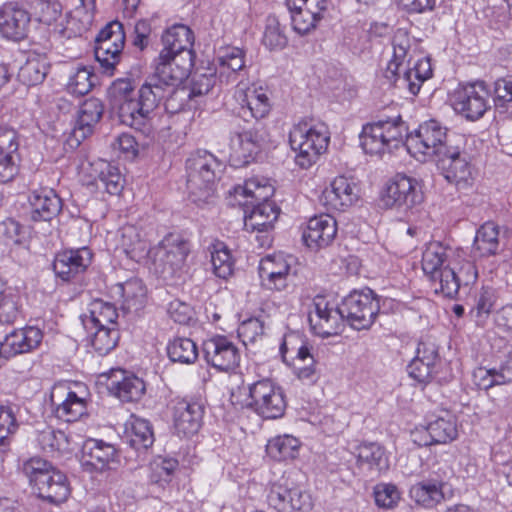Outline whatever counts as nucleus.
<instances>
[{
	"instance_id": "obj_64",
	"label": "nucleus",
	"mask_w": 512,
	"mask_h": 512,
	"mask_svg": "<svg viewBox=\"0 0 512 512\" xmlns=\"http://www.w3.org/2000/svg\"><path fill=\"white\" fill-rule=\"evenodd\" d=\"M248 232V241L255 244L257 248H269L273 242L272 229L274 226H245Z\"/></svg>"
},
{
	"instance_id": "obj_61",
	"label": "nucleus",
	"mask_w": 512,
	"mask_h": 512,
	"mask_svg": "<svg viewBox=\"0 0 512 512\" xmlns=\"http://www.w3.org/2000/svg\"><path fill=\"white\" fill-rule=\"evenodd\" d=\"M52 467L53 465L48 461L40 457H32L23 462L22 472L28 478L29 484L34 487Z\"/></svg>"
},
{
	"instance_id": "obj_29",
	"label": "nucleus",
	"mask_w": 512,
	"mask_h": 512,
	"mask_svg": "<svg viewBox=\"0 0 512 512\" xmlns=\"http://www.w3.org/2000/svg\"><path fill=\"white\" fill-rule=\"evenodd\" d=\"M42 338V331L35 326L14 330L0 342V352L6 358L28 353L39 346Z\"/></svg>"
},
{
	"instance_id": "obj_11",
	"label": "nucleus",
	"mask_w": 512,
	"mask_h": 512,
	"mask_svg": "<svg viewBox=\"0 0 512 512\" xmlns=\"http://www.w3.org/2000/svg\"><path fill=\"white\" fill-rule=\"evenodd\" d=\"M167 68H160V72H155L149 77V81L161 91L156 101V108L161 101H164L165 109L168 113L174 114L185 109L191 94L184 87H179L181 82L188 76V66L183 65L166 71Z\"/></svg>"
},
{
	"instance_id": "obj_21",
	"label": "nucleus",
	"mask_w": 512,
	"mask_h": 512,
	"mask_svg": "<svg viewBox=\"0 0 512 512\" xmlns=\"http://www.w3.org/2000/svg\"><path fill=\"white\" fill-rule=\"evenodd\" d=\"M203 352L207 363L220 371L234 370L241 358L238 347L225 336L205 341Z\"/></svg>"
},
{
	"instance_id": "obj_47",
	"label": "nucleus",
	"mask_w": 512,
	"mask_h": 512,
	"mask_svg": "<svg viewBox=\"0 0 512 512\" xmlns=\"http://www.w3.org/2000/svg\"><path fill=\"white\" fill-rule=\"evenodd\" d=\"M357 462L360 466L380 472L388 468L383 448L376 443H363L357 448Z\"/></svg>"
},
{
	"instance_id": "obj_19",
	"label": "nucleus",
	"mask_w": 512,
	"mask_h": 512,
	"mask_svg": "<svg viewBox=\"0 0 512 512\" xmlns=\"http://www.w3.org/2000/svg\"><path fill=\"white\" fill-rule=\"evenodd\" d=\"M392 47L393 56L384 71V76L389 81L396 80V76L401 74V70L422 54L420 42L411 37L404 29H398L394 33Z\"/></svg>"
},
{
	"instance_id": "obj_7",
	"label": "nucleus",
	"mask_w": 512,
	"mask_h": 512,
	"mask_svg": "<svg viewBox=\"0 0 512 512\" xmlns=\"http://www.w3.org/2000/svg\"><path fill=\"white\" fill-rule=\"evenodd\" d=\"M407 127L400 116L379 119L363 126L360 145L365 153L382 156L398 149L404 142Z\"/></svg>"
},
{
	"instance_id": "obj_15",
	"label": "nucleus",
	"mask_w": 512,
	"mask_h": 512,
	"mask_svg": "<svg viewBox=\"0 0 512 512\" xmlns=\"http://www.w3.org/2000/svg\"><path fill=\"white\" fill-rule=\"evenodd\" d=\"M125 44L123 25L118 21L108 23L95 39L94 54L105 72L111 74L118 64Z\"/></svg>"
},
{
	"instance_id": "obj_36",
	"label": "nucleus",
	"mask_w": 512,
	"mask_h": 512,
	"mask_svg": "<svg viewBox=\"0 0 512 512\" xmlns=\"http://www.w3.org/2000/svg\"><path fill=\"white\" fill-rule=\"evenodd\" d=\"M103 105L97 98L85 100L80 106L76 126L73 130L74 137L79 142L92 134L95 125L103 115Z\"/></svg>"
},
{
	"instance_id": "obj_60",
	"label": "nucleus",
	"mask_w": 512,
	"mask_h": 512,
	"mask_svg": "<svg viewBox=\"0 0 512 512\" xmlns=\"http://www.w3.org/2000/svg\"><path fill=\"white\" fill-rule=\"evenodd\" d=\"M62 6L55 0H36L35 15L39 22L51 25L61 16Z\"/></svg>"
},
{
	"instance_id": "obj_18",
	"label": "nucleus",
	"mask_w": 512,
	"mask_h": 512,
	"mask_svg": "<svg viewBox=\"0 0 512 512\" xmlns=\"http://www.w3.org/2000/svg\"><path fill=\"white\" fill-rule=\"evenodd\" d=\"M267 503L277 512H309L313 507L311 496L307 492L281 482L271 485Z\"/></svg>"
},
{
	"instance_id": "obj_52",
	"label": "nucleus",
	"mask_w": 512,
	"mask_h": 512,
	"mask_svg": "<svg viewBox=\"0 0 512 512\" xmlns=\"http://www.w3.org/2000/svg\"><path fill=\"white\" fill-rule=\"evenodd\" d=\"M498 226H479L474 239V247L481 255L495 254L498 248Z\"/></svg>"
},
{
	"instance_id": "obj_56",
	"label": "nucleus",
	"mask_w": 512,
	"mask_h": 512,
	"mask_svg": "<svg viewBox=\"0 0 512 512\" xmlns=\"http://www.w3.org/2000/svg\"><path fill=\"white\" fill-rule=\"evenodd\" d=\"M211 263L213 266L214 274L219 277L226 279L233 272V260L228 249L219 243L213 247L211 251Z\"/></svg>"
},
{
	"instance_id": "obj_63",
	"label": "nucleus",
	"mask_w": 512,
	"mask_h": 512,
	"mask_svg": "<svg viewBox=\"0 0 512 512\" xmlns=\"http://www.w3.org/2000/svg\"><path fill=\"white\" fill-rule=\"evenodd\" d=\"M478 271L475 264L470 260H464L461 263H455V281L457 286V293L460 287L468 286L476 282Z\"/></svg>"
},
{
	"instance_id": "obj_26",
	"label": "nucleus",
	"mask_w": 512,
	"mask_h": 512,
	"mask_svg": "<svg viewBox=\"0 0 512 512\" xmlns=\"http://www.w3.org/2000/svg\"><path fill=\"white\" fill-rule=\"evenodd\" d=\"M262 136L258 131L250 129L232 132L229 140V157L234 166L248 164L259 152Z\"/></svg>"
},
{
	"instance_id": "obj_53",
	"label": "nucleus",
	"mask_w": 512,
	"mask_h": 512,
	"mask_svg": "<svg viewBox=\"0 0 512 512\" xmlns=\"http://www.w3.org/2000/svg\"><path fill=\"white\" fill-rule=\"evenodd\" d=\"M47 74V66L37 58H29L18 72L19 80L25 85L32 86L41 83Z\"/></svg>"
},
{
	"instance_id": "obj_32",
	"label": "nucleus",
	"mask_w": 512,
	"mask_h": 512,
	"mask_svg": "<svg viewBox=\"0 0 512 512\" xmlns=\"http://www.w3.org/2000/svg\"><path fill=\"white\" fill-rule=\"evenodd\" d=\"M33 488L39 497L55 504L64 502L70 494L66 475L54 466L39 479Z\"/></svg>"
},
{
	"instance_id": "obj_37",
	"label": "nucleus",
	"mask_w": 512,
	"mask_h": 512,
	"mask_svg": "<svg viewBox=\"0 0 512 512\" xmlns=\"http://www.w3.org/2000/svg\"><path fill=\"white\" fill-rule=\"evenodd\" d=\"M475 384L483 390L512 383V358L492 368L479 367L473 373Z\"/></svg>"
},
{
	"instance_id": "obj_48",
	"label": "nucleus",
	"mask_w": 512,
	"mask_h": 512,
	"mask_svg": "<svg viewBox=\"0 0 512 512\" xmlns=\"http://www.w3.org/2000/svg\"><path fill=\"white\" fill-rule=\"evenodd\" d=\"M167 354L172 362L192 364L198 358V348L190 338L176 337L168 343Z\"/></svg>"
},
{
	"instance_id": "obj_2",
	"label": "nucleus",
	"mask_w": 512,
	"mask_h": 512,
	"mask_svg": "<svg viewBox=\"0 0 512 512\" xmlns=\"http://www.w3.org/2000/svg\"><path fill=\"white\" fill-rule=\"evenodd\" d=\"M273 194L274 187L269 179L255 176L230 191V203L242 207L245 224L248 221L252 224H273L280 214V209L268 201Z\"/></svg>"
},
{
	"instance_id": "obj_59",
	"label": "nucleus",
	"mask_w": 512,
	"mask_h": 512,
	"mask_svg": "<svg viewBox=\"0 0 512 512\" xmlns=\"http://www.w3.org/2000/svg\"><path fill=\"white\" fill-rule=\"evenodd\" d=\"M436 363L421 360L419 357H414L407 366V371L410 377L418 381L419 383H429L435 372Z\"/></svg>"
},
{
	"instance_id": "obj_42",
	"label": "nucleus",
	"mask_w": 512,
	"mask_h": 512,
	"mask_svg": "<svg viewBox=\"0 0 512 512\" xmlns=\"http://www.w3.org/2000/svg\"><path fill=\"white\" fill-rule=\"evenodd\" d=\"M93 167L97 172V186L102 185L111 195H119L124 187V179L119 169L102 160L95 162Z\"/></svg>"
},
{
	"instance_id": "obj_57",
	"label": "nucleus",
	"mask_w": 512,
	"mask_h": 512,
	"mask_svg": "<svg viewBox=\"0 0 512 512\" xmlns=\"http://www.w3.org/2000/svg\"><path fill=\"white\" fill-rule=\"evenodd\" d=\"M262 41L270 50H280L287 45V37L276 18H268Z\"/></svg>"
},
{
	"instance_id": "obj_58",
	"label": "nucleus",
	"mask_w": 512,
	"mask_h": 512,
	"mask_svg": "<svg viewBox=\"0 0 512 512\" xmlns=\"http://www.w3.org/2000/svg\"><path fill=\"white\" fill-rule=\"evenodd\" d=\"M110 106L137 98L130 79H117L108 89Z\"/></svg>"
},
{
	"instance_id": "obj_55",
	"label": "nucleus",
	"mask_w": 512,
	"mask_h": 512,
	"mask_svg": "<svg viewBox=\"0 0 512 512\" xmlns=\"http://www.w3.org/2000/svg\"><path fill=\"white\" fill-rule=\"evenodd\" d=\"M18 428L14 409L11 406H0V451H7L10 445L11 435Z\"/></svg>"
},
{
	"instance_id": "obj_51",
	"label": "nucleus",
	"mask_w": 512,
	"mask_h": 512,
	"mask_svg": "<svg viewBox=\"0 0 512 512\" xmlns=\"http://www.w3.org/2000/svg\"><path fill=\"white\" fill-rule=\"evenodd\" d=\"M494 106L499 114L512 116V78H501L494 83Z\"/></svg>"
},
{
	"instance_id": "obj_14",
	"label": "nucleus",
	"mask_w": 512,
	"mask_h": 512,
	"mask_svg": "<svg viewBox=\"0 0 512 512\" xmlns=\"http://www.w3.org/2000/svg\"><path fill=\"white\" fill-rule=\"evenodd\" d=\"M250 407L260 416L276 419L284 414L286 400L281 387L270 379L249 385Z\"/></svg>"
},
{
	"instance_id": "obj_9",
	"label": "nucleus",
	"mask_w": 512,
	"mask_h": 512,
	"mask_svg": "<svg viewBox=\"0 0 512 512\" xmlns=\"http://www.w3.org/2000/svg\"><path fill=\"white\" fill-rule=\"evenodd\" d=\"M193 42V32L189 27L176 24L168 28L162 35L164 47L159 54L155 72H160L162 67L167 68L166 71H174L175 68L183 65L188 66L189 72L192 66Z\"/></svg>"
},
{
	"instance_id": "obj_20",
	"label": "nucleus",
	"mask_w": 512,
	"mask_h": 512,
	"mask_svg": "<svg viewBox=\"0 0 512 512\" xmlns=\"http://www.w3.org/2000/svg\"><path fill=\"white\" fill-rule=\"evenodd\" d=\"M421 200L422 194L418 181L404 174H397L387 184L381 198L383 206L387 208L403 205L411 207Z\"/></svg>"
},
{
	"instance_id": "obj_8",
	"label": "nucleus",
	"mask_w": 512,
	"mask_h": 512,
	"mask_svg": "<svg viewBox=\"0 0 512 512\" xmlns=\"http://www.w3.org/2000/svg\"><path fill=\"white\" fill-rule=\"evenodd\" d=\"M427 466V469L422 468L417 474L424 475L429 472L428 477L413 484L409 495L418 505L433 508L445 500L448 480L453 470L448 464L435 459Z\"/></svg>"
},
{
	"instance_id": "obj_23",
	"label": "nucleus",
	"mask_w": 512,
	"mask_h": 512,
	"mask_svg": "<svg viewBox=\"0 0 512 512\" xmlns=\"http://www.w3.org/2000/svg\"><path fill=\"white\" fill-rule=\"evenodd\" d=\"M359 193L352 179L338 176L323 190L321 202L328 210L344 211L358 201Z\"/></svg>"
},
{
	"instance_id": "obj_43",
	"label": "nucleus",
	"mask_w": 512,
	"mask_h": 512,
	"mask_svg": "<svg viewBox=\"0 0 512 512\" xmlns=\"http://www.w3.org/2000/svg\"><path fill=\"white\" fill-rule=\"evenodd\" d=\"M299 448V439L289 434L278 435L270 439L266 445L268 455L277 461L294 459Z\"/></svg>"
},
{
	"instance_id": "obj_5",
	"label": "nucleus",
	"mask_w": 512,
	"mask_h": 512,
	"mask_svg": "<svg viewBox=\"0 0 512 512\" xmlns=\"http://www.w3.org/2000/svg\"><path fill=\"white\" fill-rule=\"evenodd\" d=\"M451 250L439 242L427 245L422 255V270L431 281L436 293L447 298L457 295L455 262L450 258Z\"/></svg>"
},
{
	"instance_id": "obj_50",
	"label": "nucleus",
	"mask_w": 512,
	"mask_h": 512,
	"mask_svg": "<svg viewBox=\"0 0 512 512\" xmlns=\"http://www.w3.org/2000/svg\"><path fill=\"white\" fill-rule=\"evenodd\" d=\"M94 78L95 76L89 67L77 66L69 75V80L66 84L67 91L76 96H83L92 89Z\"/></svg>"
},
{
	"instance_id": "obj_34",
	"label": "nucleus",
	"mask_w": 512,
	"mask_h": 512,
	"mask_svg": "<svg viewBox=\"0 0 512 512\" xmlns=\"http://www.w3.org/2000/svg\"><path fill=\"white\" fill-rule=\"evenodd\" d=\"M31 220L50 222L61 209V200L52 189L35 190L30 197Z\"/></svg>"
},
{
	"instance_id": "obj_28",
	"label": "nucleus",
	"mask_w": 512,
	"mask_h": 512,
	"mask_svg": "<svg viewBox=\"0 0 512 512\" xmlns=\"http://www.w3.org/2000/svg\"><path fill=\"white\" fill-rule=\"evenodd\" d=\"M30 23L29 13L14 3L0 9V34L7 39L19 41L26 37Z\"/></svg>"
},
{
	"instance_id": "obj_3",
	"label": "nucleus",
	"mask_w": 512,
	"mask_h": 512,
	"mask_svg": "<svg viewBox=\"0 0 512 512\" xmlns=\"http://www.w3.org/2000/svg\"><path fill=\"white\" fill-rule=\"evenodd\" d=\"M222 169V162L206 150H197L187 158V190L191 201L198 205L214 201L216 181Z\"/></svg>"
},
{
	"instance_id": "obj_13",
	"label": "nucleus",
	"mask_w": 512,
	"mask_h": 512,
	"mask_svg": "<svg viewBox=\"0 0 512 512\" xmlns=\"http://www.w3.org/2000/svg\"><path fill=\"white\" fill-rule=\"evenodd\" d=\"M296 262V257L283 252L268 254L261 258L258 266L261 286L271 291L287 290L292 275L296 274L293 271Z\"/></svg>"
},
{
	"instance_id": "obj_40",
	"label": "nucleus",
	"mask_w": 512,
	"mask_h": 512,
	"mask_svg": "<svg viewBox=\"0 0 512 512\" xmlns=\"http://www.w3.org/2000/svg\"><path fill=\"white\" fill-rule=\"evenodd\" d=\"M95 6L80 3L70 13L66 27L61 30L64 36L70 38L81 35L87 31L93 23Z\"/></svg>"
},
{
	"instance_id": "obj_46",
	"label": "nucleus",
	"mask_w": 512,
	"mask_h": 512,
	"mask_svg": "<svg viewBox=\"0 0 512 512\" xmlns=\"http://www.w3.org/2000/svg\"><path fill=\"white\" fill-rule=\"evenodd\" d=\"M36 441L43 452L51 455L70 451L68 436L63 431L51 427L39 431Z\"/></svg>"
},
{
	"instance_id": "obj_10",
	"label": "nucleus",
	"mask_w": 512,
	"mask_h": 512,
	"mask_svg": "<svg viewBox=\"0 0 512 512\" xmlns=\"http://www.w3.org/2000/svg\"><path fill=\"white\" fill-rule=\"evenodd\" d=\"M405 146L413 157L425 161L433 156L439 158L452 145L449 144L447 128L437 120H429L407 136Z\"/></svg>"
},
{
	"instance_id": "obj_12",
	"label": "nucleus",
	"mask_w": 512,
	"mask_h": 512,
	"mask_svg": "<svg viewBox=\"0 0 512 512\" xmlns=\"http://www.w3.org/2000/svg\"><path fill=\"white\" fill-rule=\"evenodd\" d=\"M489 90L483 81L459 85L450 95L453 109L467 120L476 121L490 108Z\"/></svg>"
},
{
	"instance_id": "obj_62",
	"label": "nucleus",
	"mask_w": 512,
	"mask_h": 512,
	"mask_svg": "<svg viewBox=\"0 0 512 512\" xmlns=\"http://www.w3.org/2000/svg\"><path fill=\"white\" fill-rule=\"evenodd\" d=\"M375 502L382 508H393L400 499V493L395 485L380 484L374 490Z\"/></svg>"
},
{
	"instance_id": "obj_24",
	"label": "nucleus",
	"mask_w": 512,
	"mask_h": 512,
	"mask_svg": "<svg viewBox=\"0 0 512 512\" xmlns=\"http://www.w3.org/2000/svg\"><path fill=\"white\" fill-rule=\"evenodd\" d=\"M50 402L58 419L74 422L86 413V401L71 391L65 384L52 388Z\"/></svg>"
},
{
	"instance_id": "obj_4",
	"label": "nucleus",
	"mask_w": 512,
	"mask_h": 512,
	"mask_svg": "<svg viewBox=\"0 0 512 512\" xmlns=\"http://www.w3.org/2000/svg\"><path fill=\"white\" fill-rule=\"evenodd\" d=\"M160 93L148 78L141 86L137 98L110 106L111 111L122 124L150 135L154 131L156 101Z\"/></svg>"
},
{
	"instance_id": "obj_41",
	"label": "nucleus",
	"mask_w": 512,
	"mask_h": 512,
	"mask_svg": "<svg viewBox=\"0 0 512 512\" xmlns=\"http://www.w3.org/2000/svg\"><path fill=\"white\" fill-rule=\"evenodd\" d=\"M288 9H306L307 19L296 16V23L300 29L308 27H316L317 23L323 18V14L327 9V0H286Z\"/></svg>"
},
{
	"instance_id": "obj_54",
	"label": "nucleus",
	"mask_w": 512,
	"mask_h": 512,
	"mask_svg": "<svg viewBox=\"0 0 512 512\" xmlns=\"http://www.w3.org/2000/svg\"><path fill=\"white\" fill-rule=\"evenodd\" d=\"M91 345L99 355H106L115 348L119 340L116 328H93Z\"/></svg>"
},
{
	"instance_id": "obj_1",
	"label": "nucleus",
	"mask_w": 512,
	"mask_h": 512,
	"mask_svg": "<svg viewBox=\"0 0 512 512\" xmlns=\"http://www.w3.org/2000/svg\"><path fill=\"white\" fill-rule=\"evenodd\" d=\"M379 309V300L370 289L350 293L339 307L318 295L313 299L308 320L315 334L329 337L340 333L344 319L356 330L370 328Z\"/></svg>"
},
{
	"instance_id": "obj_25",
	"label": "nucleus",
	"mask_w": 512,
	"mask_h": 512,
	"mask_svg": "<svg viewBox=\"0 0 512 512\" xmlns=\"http://www.w3.org/2000/svg\"><path fill=\"white\" fill-rule=\"evenodd\" d=\"M91 260L92 253L87 247L64 250L56 254L53 271L57 278L70 282L86 271Z\"/></svg>"
},
{
	"instance_id": "obj_22",
	"label": "nucleus",
	"mask_w": 512,
	"mask_h": 512,
	"mask_svg": "<svg viewBox=\"0 0 512 512\" xmlns=\"http://www.w3.org/2000/svg\"><path fill=\"white\" fill-rule=\"evenodd\" d=\"M235 98L240 105L243 117L249 115L259 120L265 118L271 110L267 90L260 85L254 83L247 85L240 82L236 87Z\"/></svg>"
},
{
	"instance_id": "obj_6",
	"label": "nucleus",
	"mask_w": 512,
	"mask_h": 512,
	"mask_svg": "<svg viewBox=\"0 0 512 512\" xmlns=\"http://www.w3.org/2000/svg\"><path fill=\"white\" fill-rule=\"evenodd\" d=\"M330 133L323 123L310 124L301 121L289 133L291 148L297 152L296 163L302 168L311 167L328 147Z\"/></svg>"
},
{
	"instance_id": "obj_35",
	"label": "nucleus",
	"mask_w": 512,
	"mask_h": 512,
	"mask_svg": "<svg viewBox=\"0 0 512 512\" xmlns=\"http://www.w3.org/2000/svg\"><path fill=\"white\" fill-rule=\"evenodd\" d=\"M432 76V67L430 59L422 54L418 56V59L414 63L413 67L407 65L401 70V74L396 76V80L390 81L400 87H406L411 94L416 95L422 83Z\"/></svg>"
},
{
	"instance_id": "obj_38",
	"label": "nucleus",
	"mask_w": 512,
	"mask_h": 512,
	"mask_svg": "<svg viewBox=\"0 0 512 512\" xmlns=\"http://www.w3.org/2000/svg\"><path fill=\"white\" fill-rule=\"evenodd\" d=\"M118 313L114 305L103 300H94L89 306V315L82 318L86 329L116 328Z\"/></svg>"
},
{
	"instance_id": "obj_31",
	"label": "nucleus",
	"mask_w": 512,
	"mask_h": 512,
	"mask_svg": "<svg viewBox=\"0 0 512 512\" xmlns=\"http://www.w3.org/2000/svg\"><path fill=\"white\" fill-rule=\"evenodd\" d=\"M204 408L195 401L181 400L174 408V427L178 435L192 436L202 424Z\"/></svg>"
},
{
	"instance_id": "obj_49",
	"label": "nucleus",
	"mask_w": 512,
	"mask_h": 512,
	"mask_svg": "<svg viewBox=\"0 0 512 512\" xmlns=\"http://www.w3.org/2000/svg\"><path fill=\"white\" fill-rule=\"evenodd\" d=\"M338 226H306L302 233L305 245L311 249L328 246L337 234Z\"/></svg>"
},
{
	"instance_id": "obj_27",
	"label": "nucleus",
	"mask_w": 512,
	"mask_h": 512,
	"mask_svg": "<svg viewBox=\"0 0 512 512\" xmlns=\"http://www.w3.org/2000/svg\"><path fill=\"white\" fill-rule=\"evenodd\" d=\"M438 168L445 179L456 185L466 184L471 179L472 172L467 156L458 146H451L437 158Z\"/></svg>"
},
{
	"instance_id": "obj_30",
	"label": "nucleus",
	"mask_w": 512,
	"mask_h": 512,
	"mask_svg": "<svg viewBox=\"0 0 512 512\" xmlns=\"http://www.w3.org/2000/svg\"><path fill=\"white\" fill-rule=\"evenodd\" d=\"M108 378L110 392L123 402L139 401L146 391L145 383L141 378L122 369L112 370Z\"/></svg>"
},
{
	"instance_id": "obj_17",
	"label": "nucleus",
	"mask_w": 512,
	"mask_h": 512,
	"mask_svg": "<svg viewBox=\"0 0 512 512\" xmlns=\"http://www.w3.org/2000/svg\"><path fill=\"white\" fill-rule=\"evenodd\" d=\"M80 462L84 470L101 473L116 470L120 465V456L112 444L90 438L82 445Z\"/></svg>"
},
{
	"instance_id": "obj_45",
	"label": "nucleus",
	"mask_w": 512,
	"mask_h": 512,
	"mask_svg": "<svg viewBox=\"0 0 512 512\" xmlns=\"http://www.w3.org/2000/svg\"><path fill=\"white\" fill-rule=\"evenodd\" d=\"M118 293L123 298V308L127 311H138L145 302L146 289L140 279H129L117 286Z\"/></svg>"
},
{
	"instance_id": "obj_16",
	"label": "nucleus",
	"mask_w": 512,
	"mask_h": 512,
	"mask_svg": "<svg viewBox=\"0 0 512 512\" xmlns=\"http://www.w3.org/2000/svg\"><path fill=\"white\" fill-rule=\"evenodd\" d=\"M279 351L283 361L293 366L299 379L310 382L317 379L314 357L310 353L309 347L298 335H285Z\"/></svg>"
},
{
	"instance_id": "obj_39",
	"label": "nucleus",
	"mask_w": 512,
	"mask_h": 512,
	"mask_svg": "<svg viewBox=\"0 0 512 512\" xmlns=\"http://www.w3.org/2000/svg\"><path fill=\"white\" fill-rule=\"evenodd\" d=\"M430 433L436 444H446L455 440L458 436L456 417L450 412L444 411L428 421Z\"/></svg>"
},
{
	"instance_id": "obj_33",
	"label": "nucleus",
	"mask_w": 512,
	"mask_h": 512,
	"mask_svg": "<svg viewBox=\"0 0 512 512\" xmlns=\"http://www.w3.org/2000/svg\"><path fill=\"white\" fill-rule=\"evenodd\" d=\"M215 74L222 83L236 80L237 72L245 67V52L238 47H223L214 60Z\"/></svg>"
},
{
	"instance_id": "obj_44",
	"label": "nucleus",
	"mask_w": 512,
	"mask_h": 512,
	"mask_svg": "<svg viewBox=\"0 0 512 512\" xmlns=\"http://www.w3.org/2000/svg\"><path fill=\"white\" fill-rule=\"evenodd\" d=\"M125 439L136 450L151 447L154 443V434L149 421L142 418H133L130 428L126 430Z\"/></svg>"
}]
</instances>
